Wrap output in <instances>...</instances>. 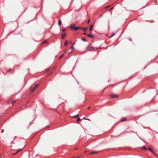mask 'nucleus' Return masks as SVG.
<instances>
[{
	"label": "nucleus",
	"instance_id": "f257e3e1",
	"mask_svg": "<svg viewBox=\"0 0 158 158\" xmlns=\"http://www.w3.org/2000/svg\"><path fill=\"white\" fill-rule=\"evenodd\" d=\"M39 85V84H38L37 85H35V86H34V87L32 88L31 89V91L32 92L34 91L35 90V89L38 87Z\"/></svg>",
	"mask_w": 158,
	"mask_h": 158
},
{
	"label": "nucleus",
	"instance_id": "f03ea898",
	"mask_svg": "<svg viewBox=\"0 0 158 158\" xmlns=\"http://www.w3.org/2000/svg\"><path fill=\"white\" fill-rule=\"evenodd\" d=\"M110 97L111 98H118V96L117 94H113L110 95Z\"/></svg>",
	"mask_w": 158,
	"mask_h": 158
},
{
	"label": "nucleus",
	"instance_id": "7ed1b4c3",
	"mask_svg": "<svg viewBox=\"0 0 158 158\" xmlns=\"http://www.w3.org/2000/svg\"><path fill=\"white\" fill-rule=\"evenodd\" d=\"M94 50V48L92 47L89 46V47L88 50L90 51H93Z\"/></svg>",
	"mask_w": 158,
	"mask_h": 158
},
{
	"label": "nucleus",
	"instance_id": "20e7f679",
	"mask_svg": "<svg viewBox=\"0 0 158 158\" xmlns=\"http://www.w3.org/2000/svg\"><path fill=\"white\" fill-rule=\"evenodd\" d=\"M81 27H75L74 30L75 31H77V30L78 29H81Z\"/></svg>",
	"mask_w": 158,
	"mask_h": 158
},
{
	"label": "nucleus",
	"instance_id": "39448f33",
	"mask_svg": "<svg viewBox=\"0 0 158 158\" xmlns=\"http://www.w3.org/2000/svg\"><path fill=\"white\" fill-rule=\"evenodd\" d=\"M87 35L89 37H90V38H93L94 37L93 35L91 34H87Z\"/></svg>",
	"mask_w": 158,
	"mask_h": 158
},
{
	"label": "nucleus",
	"instance_id": "423d86ee",
	"mask_svg": "<svg viewBox=\"0 0 158 158\" xmlns=\"http://www.w3.org/2000/svg\"><path fill=\"white\" fill-rule=\"evenodd\" d=\"M75 25L73 24L71 25L70 26V27L71 29H73L74 30L75 29Z\"/></svg>",
	"mask_w": 158,
	"mask_h": 158
},
{
	"label": "nucleus",
	"instance_id": "0eeeda50",
	"mask_svg": "<svg viewBox=\"0 0 158 158\" xmlns=\"http://www.w3.org/2000/svg\"><path fill=\"white\" fill-rule=\"evenodd\" d=\"M81 29L83 30L84 31H86V30H87V28H85V27H81Z\"/></svg>",
	"mask_w": 158,
	"mask_h": 158
},
{
	"label": "nucleus",
	"instance_id": "6e6552de",
	"mask_svg": "<svg viewBox=\"0 0 158 158\" xmlns=\"http://www.w3.org/2000/svg\"><path fill=\"white\" fill-rule=\"evenodd\" d=\"M93 26H94V25H93V24L92 25H91L90 26V28H89V30H90V31H92V28H93Z\"/></svg>",
	"mask_w": 158,
	"mask_h": 158
},
{
	"label": "nucleus",
	"instance_id": "1a4fd4ad",
	"mask_svg": "<svg viewBox=\"0 0 158 158\" xmlns=\"http://www.w3.org/2000/svg\"><path fill=\"white\" fill-rule=\"evenodd\" d=\"M58 25L60 26L61 25V21L60 20H58Z\"/></svg>",
	"mask_w": 158,
	"mask_h": 158
},
{
	"label": "nucleus",
	"instance_id": "9d476101",
	"mask_svg": "<svg viewBox=\"0 0 158 158\" xmlns=\"http://www.w3.org/2000/svg\"><path fill=\"white\" fill-rule=\"evenodd\" d=\"M65 36V33H63L62 34V39H64Z\"/></svg>",
	"mask_w": 158,
	"mask_h": 158
},
{
	"label": "nucleus",
	"instance_id": "9b49d317",
	"mask_svg": "<svg viewBox=\"0 0 158 158\" xmlns=\"http://www.w3.org/2000/svg\"><path fill=\"white\" fill-rule=\"evenodd\" d=\"M148 150L151 151L152 153H153V152L152 148L150 147H149L148 148Z\"/></svg>",
	"mask_w": 158,
	"mask_h": 158
},
{
	"label": "nucleus",
	"instance_id": "f8f14e48",
	"mask_svg": "<svg viewBox=\"0 0 158 158\" xmlns=\"http://www.w3.org/2000/svg\"><path fill=\"white\" fill-rule=\"evenodd\" d=\"M22 150V149H20V150H19L18 151H17V152H16L15 153H13V155H15V154H17V153L19 152V151H21V150Z\"/></svg>",
	"mask_w": 158,
	"mask_h": 158
},
{
	"label": "nucleus",
	"instance_id": "ddd939ff",
	"mask_svg": "<svg viewBox=\"0 0 158 158\" xmlns=\"http://www.w3.org/2000/svg\"><path fill=\"white\" fill-rule=\"evenodd\" d=\"M97 152H96V151H95V152H91L90 153H89V154L90 155H92V154H94V153H97Z\"/></svg>",
	"mask_w": 158,
	"mask_h": 158
},
{
	"label": "nucleus",
	"instance_id": "4468645a",
	"mask_svg": "<svg viewBox=\"0 0 158 158\" xmlns=\"http://www.w3.org/2000/svg\"><path fill=\"white\" fill-rule=\"evenodd\" d=\"M68 44V42L67 41V40H66L64 43V45L65 46H66Z\"/></svg>",
	"mask_w": 158,
	"mask_h": 158
},
{
	"label": "nucleus",
	"instance_id": "2eb2a0df",
	"mask_svg": "<svg viewBox=\"0 0 158 158\" xmlns=\"http://www.w3.org/2000/svg\"><path fill=\"white\" fill-rule=\"evenodd\" d=\"M126 120V118H124L123 119H122L121 120V122H123V121H125Z\"/></svg>",
	"mask_w": 158,
	"mask_h": 158
},
{
	"label": "nucleus",
	"instance_id": "dca6fc26",
	"mask_svg": "<svg viewBox=\"0 0 158 158\" xmlns=\"http://www.w3.org/2000/svg\"><path fill=\"white\" fill-rule=\"evenodd\" d=\"M81 40H82V41H85H85H87V40H86V39H85V38H82Z\"/></svg>",
	"mask_w": 158,
	"mask_h": 158
},
{
	"label": "nucleus",
	"instance_id": "f3484780",
	"mask_svg": "<svg viewBox=\"0 0 158 158\" xmlns=\"http://www.w3.org/2000/svg\"><path fill=\"white\" fill-rule=\"evenodd\" d=\"M64 54H63L61 56H60L59 57V59H61L64 56Z\"/></svg>",
	"mask_w": 158,
	"mask_h": 158
},
{
	"label": "nucleus",
	"instance_id": "a211bd4d",
	"mask_svg": "<svg viewBox=\"0 0 158 158\" xmlns=\"http://www.w3.org/2000/svg\"><path fill=\"white\" fill-rule=\"evenodd\" d=\"M78 116H79V115L78 114H77V115H75V116H74L73 117L74 118H76V117H77Z\"/></svg>",
	"mask_w": 158,
	"mask_h": 158
},
{
	"label": "nucleus",
	"instance_id": "6ab92c4d",
	"mask_svg": "<svg viewBox=\"0 0 158 158\" xmlns=\"http://www.w3.org/2000/svg\"><path fill=\"white\" fill-rule=\"evenodd\" d=\"M71 48L72 49V50H74V47H73V46H72V47H71Z\"/></svg>",
	"mask_w": 158,
	"mask_h": 158
},
{
	"label": "nucleus",
	"instance_id": "aec40b11",
	"mask_svg": "<svg viewBox=\"0 0 158 158\" xmlns=\"http://www.w3.org/2000/svg\"><path fill=\"white\" fill-rule=\"evenodd\" d=\"M142 148H143V149H144V150L146 149V148L144 146H143L142 147Z\"/></svg>",
	"mask_w": 158,
	"mask_h": 158
},
{
	"label": "nucleus",
	"instance_id": "412c9836",
	"mask_svg": "<svg viewBox=\"0 0 158 158\" xmlns=\"http://www.w3.org/2000/svg\"><path fill=\"white\" fill-rule=\"evenodd\" d=\"M66 29H63L62 30V31L63 32L65 31Z\"/></svg>",
	"mask_w": 158,
	"mask_h": 158
},
{
	"label": "nucleus",
	"instance_id": "4be33fe9",
	"mask_svg": "<svg viewBox=\"0 0 158 158\" xmlns=\"http://www.w3.org/2000/svg\"><path fill=\"white\" fill-rule=\"evenodd\" d=\"M81 120V119L80 118H78L77 119V121H79Z\"/></svg>",
	"mask_w": 158,
	"mask_h": 158
},
{
	"label": "nucleus",
	"instance_id": "5701e85b",
	"mask_svg": "<svg viewBox=\"0 0 158 158\" xmlns=\"http://www.w3.org/2000/svg\"><path fill=\"white\" fill-rule=\"evenodd\" d=\"M89 21H90V19H89L88 21V22H87V23L88 24H89Z\"/></svg>",
	"mask_w": 158,
	"mask_h": 158
},
{
	"label": "nucleus",
	"instance_id": "b1692460",
	"mask_svg": "<svg viewBox=\"0 0 158 158\" xmlns=\"http://www.w3.org/2000/svg\"><path fill=\"white\" fill-rule=\"evenodd\" d=\"M46 42H47V41H44V42H43V44H44L45 43H46Z\"/></svg>",
	"mask_w": 158,
	"mask_h": 158
},
{
	"label": "nucleus",
	"instance_id": "393cba45",
	"mask_svg": "<svg viewBox=\"0 0 158 158\" xmlns=\"http://www.w3.org/2000/svg\"><path fill=\"white\" fill-rule=\"evenodd\" d=\"M11 69H9L8 70V72H10V71H11Z\"/></svg>",
	"mask_w": 158,
	"mask_h": 158
},
{
	"label": "nucleus",
	"instance_id": "a878e982",
	"mask_svg": "<svg viewBox=\"0 0 158 158\" xmlns=\"http://www.w3.org/2000/svg\"><path fill=\"white\" fill-rule=\"evenodd\" d=\"M75 42L72 45V46H73L75 44Z\"/></svg>",
	"mask_w": 158,
	"mask_h": 158
},
{
	"label": "nucleus",
	"instance_id": "bb28decb",
	"mask_svg": "<svg viewBox=\"0 0 158 158\" xmlns=\"http://www.w3.org/2000/svg\"><path fill=\"white\" fill-rule=\"evenodd\" d=\"M90 106H89V107H88V109H90Z\"/></svg>",
	"mask_w": 158,
	"mask_h": 158
},
{
	"label": "nucleus",
	"instance_id": "cd10ccee",
	"mask_svg": "<svg viewBox=\"0 0 158 158\" xmlns=\"http://www.w3.org/2000/svg\"><path fill=\"white\" fill-rule=\"evenodd\" d=\"M83 119H86V118H83Z\"/></svg>",
	"mask_w": 158,
	"mask_h": 158
},
{
	"label": "nucleus",
	"instance_id": "c85d7f7f",
	"mask_svg": "<svg viewBox=\"0 0 158 158\" xmlns=\"http://www.w3.org/2000/svg\"><path fill=\"white\" fill-rule=\"evenodd\" d=\"M113 7L111 8H110V10H111L112 9H113Z\"/></svg>",
	"mask_w": 158,
	"mask_h": 158
},
{
	"label": "nucleus",
	"instance_id": "c756f323",
	"mask_svg": "<svg viewBox=\"0 0 158 158\" xmlns=\"http://www.w3.org/2000/svg\"><path fill=\"white\" fill-rule=\"evenodd\" d=\"M86 120H90L89 119H87L86 118Z\"/></svg>",
	"mask_w": 158,
	"mask_h": 158
},
{
	"label": "nucleus",
	"instance_id": "7c9ffc66",
	"mask_svg": "<svg viewBox=\"0 0 158 158\" xmlns=\"http://www.w3.org/2000/svg\"><path fill=\"white\" fill-rule=\"evenodd\" d=\"M102 16V15H101L100 16V17H101Z\"/></svg>",
	"mask_w": 158,
	"mask_h": 158
},
{
	"label": "nucleus",
	"instance_id": "2f4dec72",
	"mask_svg": "<svg viewBox=\"0 0 158 158\" xmlns=\"http://www.w3.org/2000/svg\"><path fill=\"white\" fill-rule=\"evenodd\" d=\"M67 51V50H66L65 51V52H66Z\"/></svg>",
	"mask_w": 158,
	"mask_h": 158
},
{
	"label": "nucleus",
	"instance_id": "473e14b6",
	"mask_svg": "<svg viewBox=\"0 0 158 158\" xmlns=\"http://www.w3.org/2000/svg\"><path fill=\"white\" fill-rule=\"evenodd\" d=\"M113 35V34L112 35H111V36H112Z\"/></svg>",
	"mask_w": 158,
	"mask_h": 158
},
{
	"label": "nucleus",
	"instance_id": "72a5a7b5",
	"mask_svg": "<svg viewBox=\"0 0 158 158\" xmlns=\"http://www.w3.org/2000/svg\"><path fill=\"white\" fill-rule=\"evenodd\" d=\"M130 40L131 41V39H130Z\"/></svg>",
	"mask_w": 158,
	"mask_h": 158
},
{
	"label": "nucleus",
	"instance_id": "f704fd0d",
	"mask_svg": "<svg viewBox=\"0 0 158 158\" xmlns=\"http://www.w3.org/2000/svg\"><path fill=\"white\" fill-rule=\"evenodd\" d=\"M130 40L131 41V39H130Z\"/></svg>",
	"mask_w": 158,
	"mask_h": 158
}]
</instances>
